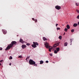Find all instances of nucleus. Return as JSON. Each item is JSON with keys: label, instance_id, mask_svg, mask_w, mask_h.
I'll return each mask as SVG.
<instances>
[{"label": "nucleus", "instance_id": "nucleus-1", "mask_svg": "<svg viewBox=\"0 0 79 79\" xmlns=\"http://www.w3.org/2000/svg\"><path fill=\"white\" fill-rule=\"evenodd\" d=\"M17 44V42L15 41H12L11 44L8 45L7 47L5 49V50H10L11 48L13 47V45H16Z\"/></svg>", "mask_w": 79, "mask_h": 79}, {"label": "nucleus", "instance_id": "nucleus-2", "mask_svg": "<svg viewBox=\"0 0 79 79\" xmlns=\"http://www.w3.org/2000/svg\"><path fill=\"white\" fill-rule=\"evenodd\" d=\"M44 45L47 48H49V52H52V49L53 48V47H51L50 46H49V44L47 42H46L44 43Z\"/></svg>", "mask_w": 79, "mask_h": 79}, {"label": "nucleus", "instance_id": "nucleus-3", "mask_svg": "<svg viewBox=\"0 0 79 79\" xmlns=\"http://www.w3.org/2000/svg\"><path fill=\"white\" fill-rule=\"evenodd\" d=\"M33 44H32L31 46L33 48H36L37 47L36 45H39V44L37 42H33Z\"/></svg>", "mask_w": 79, "mask_h": 79}, {"label": "nucleus", "instance_id": "nucleus-4", "mask_svg": "<svg viewBox=\"0 0 79 79\" xmlns=\"http://www.w3.org/2000/svg\"><path fill=\"white\" fill-rule=\"evenodd\" d=\"M29 63L30 64H35V62L34 61L31 60H29Z\"/></svg>", "mask_w": 79, "mask_h": 79}, {"label": "nucleus", "instance_id": "nucleus-5", "mask_svg": "<svg viewBox=\"0 0 79 79\" xmlns=\"http://www.w3.org/2000/svg\"><path fill=\"white\" fill-rule=\"evenodd\" d=\"M55 8L57 10H59L60 9H61V7L60 6H55Z\"/></svg>", "mask_w": 79, "mask_h": 79}, {"label": "nucleus", "instance_id": "nucleus-6", "mask_svg": "<svg viewBox=\"0 0 79 79\" xmlns=\"http://www.w3.org/2000/svg\"><path fill=\"white\" fill-rule=\"evenodd\" d=\"M2 31L4 34H6L7 32L5 30H2Z\"/></svg>", "mask_w": 79, "mask_h": 79}, {"label": "nucleus", "instance_id": "nucleus-7", "mask_svg": "<svg viewBox=\"0 0 79 79\" xmlns=\"http://www.w3.org/2000/svg\"><path fill=\"white\" fill-rule=\"evenodd\" d=\"M27 46L26 45L23 44L22 46V47L23 49H24Z\"/></svg>", "mask_w": 79, "mask_h": 79}, {"label": "nucleus", "instance_id": "nucleus-8", "mask_svg": "<svg viewBox=\"0 0 79 79\" xmlns=\"http://www.w3.org/2000/svg\"><path fill=\"white\" fill-rule=\"evenodd\" d=\"M20 42L22 44H24V41L21 39H20L19 40Z\"/></svg>", "mask_w": 79, "mask_h": 79}, {"label": "nucleus", "instance_id": "nucleus-9", "mask_svg": "<svg viewBox=\"0 0 79 79\" xmlns=\"http://www.w3.org/2000/svg\"><path fill=\"white\" fill-rule=\"evenodd\" d=\"M77 26H78V24H77V23H74L73 25V27H77Z\"/></svg>", "mask_w": 79, "mask_h": 79}, {"label": "nucleus", "instance_id": "nucleus-10", "mask_svg": "<svg viewBox=\"0 0 79 79\" xmlns=\"http://www.w3.org/2000/svg\"><path fill=\"white\" fill-rule=\"evenodd\" d=\"M66 27L68 29H70V27H69V25L68 24L67 25Z\"/></svg>", "mask_w": 79, "mask_h": 79}, {"label": "nucleus", "instance_id": "nucleus-11", "mask_svg": "<svg viewBox=\"0 0 79 79\" xmlns=\"http://www.w3.org/2000/svg\"><path fill=\"white\" fill-rule=\"evenodd\" d=\"M59 45V44H58L57 45L56 44H55L54 45H53V47L54 48H55V47H57V45Z\"/></svg>", "mask_w": 79, "mask_h": 79}, {"label": "nucleus", "instance_id": "nucleus-12", "mask_svg": "<svg viewBox=\"0 0 79 79\" xmlns=\"http://www.w3.org/2000/svg\"><path fill=\"white\" fill-rule=\"evenodd\" d=\"M43 39L44 41H45V40H47V39L45 37H43Z\"/></svg>", "mask_w": 79, "mask_h": 79}, {"label": "nucleus", "instance_id": "nucleus-13", "mask_svg": "<svg viewBox=\"0 0 79 79\" xmlns=\"http://www.w3.org/2000/svg\"><path fill=\"white\" fill-rule=\"evenodd\" d=\"M67 45H68V43H67V42L65 43L64 44V46L65 47H66V46H67Z\"/></svg>", "mask_w": 79, "mask_h": 79}, {"label": "nucleus", "instance_id": "nucleus-14", "mask_svg": "<svg viewBox=\"0 0 79 79\" xmlns=\"http://www.w3.org/2000/svg\"><path fill=\"white\" fill-rule=\"evenodd\" d=\"M56 50L57 51V52H59L60 51V48H56Z\"/></svg>", "mask_w": 79, "mask_h": 79}, {"label": "nucleus", "instance_id": "nucleus-15", "mask_svg": "<svg viewBox=\"0 0 79 79\" xmlns=\"http://www.w3.org/2000/svg\"><path fill=\"white\" fill-rule=\"evenodd\" d=\"M44 63V61L42 60L40 61V64H43Z\"/></svg>", "mask_w": 79, "mask_h": 79}, {"label": "nucleus", "instance_id": "nucleus-16", "mask_svg": "<svg viewBox=\"0 0 79 79\" xmlns=\"http://www.w3.org/2000/svg\"><path fill=\"white\" fill-rule=\"evenodd\" d=\"M54 53L55 54H56L58 53V51H57L55 50L54 51Z\"/></svg>", "mask_w": 79, "mask_h": 79}, {"label": "nucleus", "instance_id": "nucleus-17", "mask_svg": "<svg viewBox=\"0 0 79 79\" xmlns=\"http://www.w3.org/2000/svg\"><path fill=\"white\" fill-rule=\"evenodd\" d=\"M64 31L65 32H67V31H68V29L67 28H65Z\"/></svg>", "mask_w": 79, "mask_h": 79}, {"label": "nucleus", "instance_id": "nucleus-18", "mask_svg": "<svg viewBox=\"0 0 79 79\" xmlns=\"http://www.w3.org/2000/svg\"><path fill=\"white\" fill-rule=\"evenodd\" d=\"M62 37V36H60L59 37V39H60V40H61V38Z\"/></svg>", "mask_w": 79, "mask_h": 79}, {"label": "nucleus", "instance_id": "nucleus-19", "mask_svg": "<svg viewBox=\"0 0 79 79\" xmlns=\"http://www.w3.org/2000/svg\"><path fill=\"white\" fill-rule=\"evenodd\" d=\"M9 59L10 60H12V59H13V57H12V56H10L9 57Z\"/></svg>", "mask_w": 79, "mask_h": 79}, {"label": "nucleus", "instance_id": "nucleus-20", "mask_svg": "<svg viewBox=\"0 0 79 79\" xmlns=\"http://www.w3.org/2000/svg\"><path fill=\"white\" fill-rule=\"evenodd\" d=\"M74 29H72L71 30V32H74Z\"/></svg>", "mask_w": 79, "mask_h": 79}, {"label": "nucleus", "instance_id": "nucleus-21", "mask_svg": "<svg viewBox=\"0 0 79 79\" xmlns=\"http://www.w3.org/2000/svg\"><path fill=\"white\" fill-rule=\"evenodd\" d=\"M57 31H58V30H60V28L57 27Z\"/></svg>", "mask_w": 79, "mask_h": 79}, {"label": "nucleus", "instance_id": "nucleus-22", "mask_svg": "<svg viewBox=\"0 0 79 79\" xmlns=\"http://www.w3.org/2000/svg\"><path fill=\"white\" fill-rule=\"evenodd\" d=\"M76 11L77 12V13H79V10H77V9L76 10Z\"/></svg>", "mask_w": 79, "mask_h": 79}, {"label": "nucleus", "instance_id": "nucleus-23", "mask_svg": "<svg viewBox=\"0 0 79 79\" xmlns=\"http://www.w3.org/2000/svg\"><path fill=\"white\" fill-rule=\"evenodd\" d=\"M19 58H23V57L21 56H19Z\"/></svg>", "mask_w": 79, "mask_h": 79}, {"label": "nucleus", "instance_id": "nucleus-24", "mask_svg": "<svg viewBox=\"0 0 79 79\" xmlns=\"http://www.w3.org/2000/svg\"><path fill=\"white\" fill-rule=\"evenodd\" d=\"M70 43H72V41H73V40H72V39H70Z\"/></svg>", "mask_w": 79, "mask_h": 79}, {"label": "nucleus", "instance_id": "nucleus-25", "mask_svg": "<svg viewBox=\"0 0 79 79\" xmlns=\"http://www.w3.org/2000/svg\"><path fill=\"white\" fill-rule=\"evenodd\" d=\"M26 45H28V46H29L30 45V44L29 43H27Z\"/></svg>", "mask_w": 79, "mask_h": 79}, {"label": "nucleus", "instance_id": "nucleus-26", "mask_svg": "<svg viewBox=\"0 0 79 79\" xmlns=\"http://www.w3.org/2000/svg\"><path fill=\"white\" fill-rule=\"evenodd\" d=\"M75 4L76 6H78V5H79V3H76Z\"/></svg>", "mask_w": 79, "mask_h": 79}, {"label": "nucleus", "instance_id": "nucleus-27", "mask_svg": "<svg viewBox=\"0 0 79 79\" xmlns=\"http://www.w3.org/2000/svg\"><path fill=\"white\" fill-rule=\"evenodd\" d=\"M77 19H79V15L77 16Z\"/></svg>", "mask_w": 79, "mask_h": 79}, {"label": "nucleus", "instance_id": "nucleus-28", "mask_svg": "<svg viewBox=\"0 0 79 79\" xmlns=\"http://www.w3.org/2000/svg\"><path fill=\"white\" fill-rule=\"evenodd\" d=\"M49 55L51 56H53V54H50Z\"/></svg>", "mask_w": 79, "mask_h": 79}, {"label": "nucleus", "instance_id": "nucleus-29", "mask_svg": "<svg viewBox=\"0 0 79 79\" xmlns=\"http://www.w3.org/2000/svg\"><path fill=\"white\" fill-rule=\"evenodd\" d=\"M30 58V56H28L27 57V59H29Z\"/></svg>", "mask_w": 79, "mask_h": 79}, {"label": "nucleus", "instance_id": "nucleus-30", "mask_svg": "<svg viewBox=\"0 0 79 79\" xmlns=\"http://www.w3.org/2000/svg\"><path fill=\"white\" fill-rule=\"evenodd\" d=\"M34 64V66H37V64Z\"/></svg>", "mask_w": 79, "mask_h": 79}, {"label": "nucleus", "instance_id": "nucleus-31", "mask_svg": "<svg viewBox=\"0 0 79 79\" xmlns=\"http://www.w3.org/2000/svg\"><path fill=\"white\" fill-rule=\"evenodd\" d=\"M34 21H35V23H37V20H34Z\"/></svg>", "mask_w": 79, "mask_h": 79}, {"label": "nucleus", "instance_id": "nucleus-32", "mask_svg": "<svg viewBox=\"0 0 79 79\" xmlns=\"http://www.w3.org/2000/svg\"><path fill=\"white\" fill-rule=\"evenodd\" d=\"M58 24H56V27H57V26H58Z\"/></svg>", "mask_w": 79, "mask_h": 79}, {"label": "nucleus", "instance_id": "nucleus-33", "mask_svg": "<svg viewBox=\"0 0 79 79\" xmlns=\"http://www.w3.org/2000/svg\"><path fill=\"white\" fill-rule=\"evenodd\" d=\"M46 63H48V60L46 61Z\"/></svg>", "mask_w": 79, "mask_h": 79}, {"label": "nucleus", "instance_id": "nucleus-34", "mask_svg": "<svg viewBox=\"0 0 79 79\" xmlns=\"http://www.w3.org/2000/svg\"><path fill=\"white\" fill-rule=\"evenodd\" d=\"M2 50V48H0V50Z\"/></svg>", "mask_w": 79, "mask_h": 79}, {"label": "nucleus", "instance_id": "nucleus-35", "mask_svg": "<svg viewBox=\"0 0 79 79\" xmlns=\"http://www.w3.org/2000/svg\"><path fill=\"white\" fill-rule=\"evenodd\" d=\"M3 61V60H0V62H2Z\"/></svg>", "mask_w": 79, "mask_h": 79}, {"label": "nucleus", "instance_id": "nucleus-36", "mask_svg": "<svg viewBox=\"0 0 79 79\" xmlns=\"http://www.w3.org/2000/svg\"><path fill=\"white\" fill-rule=\"evenodd\" d=\"M11 63H10V64H9V65H10V66H11Z\"/></svg>", "mask_w": 79, "mask_h": 79}, {"label": "nucleus", "instance_id": "nucleus-37", "mask_svg": "<svg viewBox=\"0 0 79 79\" xmlns=\"http://www.w3.org/2000/svg\"><path fill=\"white\" fill-rule=\"evenodd\" d=\"M32 20H35L34 18H32Z\"/></svg>", "mask_w": 79, "mask_h": 79}, {"label": "nucleus", "instance_id": "nucleus-38", "mask_svg": "<svg viewBox=\"0 0 79 79\" xmlns=\"http://www.w3.org/2000/svg\"><path fill=\"white\" fill-rule=\"evenodd\" d=\"M2 65V64H1V63H0V66H1Z\"/></svg>", "mask_w": 79, "mask_h": 79}, {"label": "nucleus", "instance_id": "nucleus-39", "mask_svg": "<svg viewBox=\"0 0 79 79\" xmlns=\"http://www.w3.org/2000/svg\"><path fill=\"white\" fill-rule=\"evenodd\" d=\"M72 45V43H71L70 45Z\"/></svg>", "mask_w": 79, "mask_h": 79}, {"label": "nucleus", "instance_id": "nucleus-40", "mask_svg": "<svg viewBox=\"0 0 79 79\" xmlns=\"http://www.w3.org/2000/svg\"><path fill=\"white\" fill-rule=\"evenodd\" d=\"M64 34H65V32H64Z\"/></svg>", "mask_w": 79, "mask_h": 79}]
</instances>
